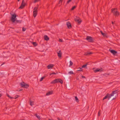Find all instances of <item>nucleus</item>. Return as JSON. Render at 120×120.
Wrapping results in <instances>:
<instances>
[{
	"label": "nucleus",
	"mask_w": 120,
	"mask_h": 120,
	"mask_svg": "<svg viewBox=\"0 0 120 120\" xmlns=\"http://www.w3.org/2000/svg\"><path fill=\"white\" fill-rule=\"evenodd\" d=\"M118 92V90L114 91L112 92V93L111 94L112 95V96L113 97L110 98V100H112L115 99L116 98V96H114V95H116L117 96V93Z\"/></svg>",
	"instance_id": "nucleus-1"
},
{
	"label": "nucleus",
	"mask_w": 120,
	"mask_h": 120,
	"mask_svg": "<svg viewBox=\"0 0 120 120\" xmlns=\"http://www.w3.org/2000/svg\"><path fill=\"white\" fill-rule=\"evenodd\" d=\"M112 12L113 13L114 15L118 16L119 15V13L117 11V9L115 8H112L111 9Z\"/></svg>",
	"instance_id": "nucleus-2"
},
{
	"label": "nucleus",
	"mask_w": 120,
	"mask_h": 120,
	"mask_svg": "<svg viewBox=\"0 0 120 120\" xmlns=\"http://www.w3.org/2000/svg\"><path fill=\"white\" fill-rule=\"evenodd\" d=\"M38 5L37 7H35L34 9L33 16L34 17H35L36 16L37 14V9L38 8Z\"/></svg>",
	"instance_id": "nucleus-3"
},
{
	"label": "nucleus",
	"mask_w": 120,
	"mask_h": 120,
	"mask_svg": "<svg viewBox=\"0 0 120 120\" xmlns=\"http://www.w3.org/2000/svg\"><path fill=\"white\" fill-rule=\"evenodd\" d=\"M112 96V95L111 94H107L105 97L103 98V100H104L108 98V100L110 99V98Z\"/></svg>",
	"instance_id": "nucleus-4"
},
{
	"label": "nucleus",
	"mask_w": 120,
	"mask_h": 120,
	"mask_svg": "<svg viewBox=\"0 0 120 120\" xmlns=\"http://www.w3.org/2000/svg\"><path fill=\"white\" fill-rule=\"evenodd\" d=\"M20 85L23 88H27L29 87V85L28 84H25L24 82H23V83H20Z\"/></svg>",
	"instance_id": "nucleus-5"
},
{
	"label": "nucleus",
	"mask_w": 120,
	"mask_h": 120,
	"mask_svg": "<svg viewBox=\"0 0 120 120\" xmlns=\"http://www.w3.org/2000/svg\"><path fill=\"white\" fill-rule=\"evenodd\" d=\"M16 17V15L15 14H13L12 15V17L11 18V20L13 22H14L16 21L15 19Z\"/></svg>",
	"instance_id": "nucleus-6"
},
{
	"label": "nucleus",
	"mask_w": 120,
	"mask_h": 120,
	"mask_svg": "<svg viewBox=\"0 0 120 120\" xmlns=\"http://www.w3.org/2000/svg\"><path fill=\"white\" fill-rule=\"evenodd\" d=\"M86 39L87 40L88 42H92L93 41L92 37L90 36H87L86 37Z\"/></svg>",
	"instance_id": "nucleus-7"
},
{
	"label": "nucleus",
	"mask_w": 120,
	"mask_h": 120,
	"mask_svg": "<svg viewBox=\"0 0 120 120\" xmlns=\"http://www.w3.org/2000/svg\"><path fill=\"white\" fill-rule=\"evenodd\" d=\"M93 70L94 72L95 73L98 72H101L103 71V69L102 68L101 69H99V68L96 69L95 68H94Z\"/></svg>",
	"instance_id": "nucleus-8"
},
{
	"label": "nucleus",
	"mask_w": 120,
	"mask_h": 120,
	"mask_svg": "<svg viewBox=\"0 0 120 120\" xmlns=\"http://www.w3.org/2000/svg\"><path fill=\"white\" fill-rule=\"evenodd\" d=\"M25 1L24 0H22V2L20 7L19 8V9H22L25 6Z\"/></svg>",
	"instance_id": "nucleus-9"
},
{
	"label": "nucleus",
	"mask_w": 120,
	"mask_h": 120,
	"mask_svg": "<svg viewBox=\"0 0 120 120\" xmlns=\"http://www.w3.org/2000/svg\"><path fill=\"white\" fill-rule=\"evenodd\" d=\"M56 83L60 82L62 84L63 83V81L61 79H55Z\"/></svg>",
	"instance_id": "nucleus-10"
},
{
	"label": "nucleus",
	"mask_w": 120,
	"mask_h": 120,
	"mask_svg": "<svg viewBox=\"0 0 120 120\" xmlns=\"http://www.w3.org/2000/svg\"><path fill=\"white\" fill-rule=\"evenodd\" d=\"M109 51L114 55H115L117 52L113 50H109Z\"/></svg>",
	"instance_id": "nucleus-11"
},
{
	"label": "nucleus",
	"mask_w": 120,
	"mask_h": 120,
	"mask_svg": "<svg viewBox=\"0 0 120 120\" xmlns=\"http://www.w3.org/2000/svg\"><path fill=\"white\" fill-rule=\"evenodd\" d=\"M66 24L67 26L69 28H71L72 26L71 25L69 22H67Z\"/></svg>",
	"instance_id": "nucleus-12"
},
{
	"label": "nucleus",
	"mask_w": 120,
	"mask_h": 120,
	"mask_svg": "<svg viewBox=\"0 0 120 120\" xmlns=\"http://www.w3.org/2000/svg\"><path fill=\"white\" fill-rule=\"evenodd\" d=\"M78 18L79 19H75V22H77L79 23V24L81 23V20L80 19H79L78 17Z\"/></svg>",
	"instance_id": "nucleus-13"
},
{
	"label": "nucleus",
	"mask_w": 120,
	"mask_h": 120,
	"mask_svg": "<svg viewBox=\"0 0 120 120\" xmlns=\"http://www.w3.org/2000/svg\"><path fill=\"white\" fill-rule=\"evenodd\" d=\"M57 53L58 57L59 58L61 57L62 55V53L61 51L60 50L59 51V52H57Z\"/></svg>",
	"instance_id": "nucleus-14"
},
{
	"label": "nucleus",
	"mask_w": 120,
	"mask_h": 120,
	"mask_svg": "<svg viewBox=\"0 0 120 120\" xmlns=\"http://www.w3.org/2000/svg\"><path fill=\"white\" fill-rule=\"evenodd\" d=\"M53 66V65L52 64H50L48 65L47 67V68L48 69H50L52 68Z\"/></svg>",
	"instance_id": "nucleus-15"
},
{
	"label": "nucleus",
	"mask_w": 120,
	"mask_h": 120,
	"mask_svg": "<svg viewBox=\"0 0 120 120\" xmlns=\"http://www.w3.org/2000/svg\"><path fill=\"white\" fill-rule=\"evenodd\" d=\"M53 91L51 90L50 91H49L46 94V95H51L52 94Z\"/></svg>",
	"instance_id": "nucleus-16"
},
{
	"label": "nucleus",
	"mask_w": 120,
	"mask_h": 120,
	"mask_svg": "<svg viewBox=\"0 0 120 120\" xmlns=\"http://www.w3.org/2000/svg\"><path fill=\"white\" fill-rule=\"evenodd\" d=\"M44 39L45 40L48 41L49 40V38L46 35H45L44 36Z\"/></svg>",
	"instance_id": "nucleus-17"
},
{
	"label": "nucleus",
	"mask_w": 120,
	"mask_h": 120,
	"mask_svg": "<svg viewBox=\"0 0 120 120\" xmlns=\"http://www.w3.org/2000/svg\"><path fill=\"white\" fill-rule=\"evenodd\" d=\"M92 54V52H88L85 53V55L87 56H89L90 55V54Z\"/></svg>",
	"instance_id": "nucleus-18"
},
{
	"label": "nucleus",
	"mask_w": 120,
	"mask_h": 120,
	"mask_svg": "<svg viewBox=\"0 0 120 120\" xmlns=\"http://www.w3.org/2000/svg\"><path fill=\"white\" fill-rule=\"evenodd\" d=\"M87 64H88L87 63L86 64H85L83 65L82 66V68H87L86 67L87 66Z\"/></svg>",
	"instance_id": "nucleus-19"
},
{
	"label": "nucleus",
	"mask_w": 120,
	"mask_h": 120,
	"mask_svg": "<svg viewBox=\"0 0 120 120\" xmlns=\"http://www.w3.org/2000/svg\"><path fill=\"white\" fill-rule=\"evenodd\" d=\"M34 115L38 119H40V117L39 115H38L36 114H35Z\"/></svg>",
	"instance_id": "nucleus-20"
},
{
	"label": "nucleus",
	"mask_w": 120,
	"mask_h": 120,
	"mask_svg": "<svg viewBox=\"0 0 120 120\" xmlns=\"http://www.w3.org/2000/svg\"><path fill=\"white\" fill-rule=\"evenodd\" d=\"M56 83V81H55V79L53 80L51 82V83L52 84H55Z\"/></svg>",
	"instance_id": "nucleus-21"
},
{
	"label": "nucleus",
	"mask_w": 120,
	"mask_h": 120,
	"mask_svg": "<svg viewBox=\"0 0 120 120\" xmlns=\"http://www.w3.org/2000/svg\"><path fill=\"white\" fill-rule=\"evenodd\" d=\"M75 98L77 102H78L79 101V100L77 96H75Z\"/></svg>",
	"instance_id": "nucleus-22"
},
{
	"label": "nucleus",
	"mask_w": 120,
	"mask_h": 120,
	"mask_svg": "<svg viewBox=\"0 0 120 120\" xmlns=\"http://www.w3.org/2000/svg\"><path fill=\"white\" fill-rule=\"evenodd\" d=\"M100 32L102 35L104 36H105L106 35V34L105 33H103L102 31H101Z\"/></svg>",
	"instance_id": "nucleus-23"
},
{
	"label": "nucleus",
	"mask_w": 120,
	"mask_h": 120,
	"mask_svg": "<svg viewBox=\"0 0 120 120\" xmlns=\"http://www.w3.org/2000/svg\"><path fill=\"white\" fill-rule=\"evenodd\" d=\"M57 72L56 73H55L54 72H52L51 73H50V75H56V74H57Z\"/></svg>",
	"instance_id": "nucleus-24"
},
{
	"label": "nucleus",
	"mask_w": 120,
	"mask_h": 120,
	"mask_svg": "<svg viewBox=\"0 0 120 120\" xmlns=\"http://www.w3.org/2000/svg\"><path fill=\"white\" fill-rule=\"evenodd\" d=\"M22 22V21L21 20H17L16 21V22L17 23H21Z\"/></svg>",
	"instance_id": "nucleus-25"
},
{
	"label": "nucleus",
	"mask_w": 120,
	"mask_h": 120,
	"mask_svg": "<svg viewBox=\"0 0 120 120\" xmlns=\"http://www.w3.org/2000/svg\"><path fill=\"white\" fill-rule=\"evenodd\" d=\"M32 43L33 45L35 46H36L37 45V44L36 42H33Z\"/></svg>",
	"instance_id": "nucleus-26"
},
{
	"label": "nucleus",
	"mask_w": 120,
	"mask_h": 120,
	"mask_svg": "<svg viewBox=\"0 0 120 120\" xmlns=\"http://www.w3.org/2000/svg\"><path fill=\"white\" fill-rule=\"evenodd\" d=\"M19 96L18 95H16L15 97L14 98H13L15 99H16L17 98H18Z\"/></svg>",
	"instance_id": "nucleus-27"
},
{
	"label": "nucleus",
	"mask_w": 120,
	"mask_h": 120,
	"mask_svg": "<svg viewBox=\"0 0 120 120\" xmlns=\"http://www.w3.org/2000/svg\"><path fill=\"white\" fill-rule=\"evenodd\" d=\"M72 0H68V1L66 3V4H68L69 3L71 2Z\"/></svg>",
	"instance_id": "nucleus-28"
},
{
	"label": "nucleus",
	"mask_w": 120,
	"mask_h": 120,
	"mask_svg": "<svg viewBox=\"0 0 120 120\" xmlns=\"http://www.w3.org/2000/svg\"><path fill=\"white\" fill-rule=\"evenodd\" d=\"M7 96H8V97H9V98H10L11 99L13 98V97H11L9 96V94H7Z\"/></svg>",
	"instance_id": "nucleus-29"
},
{
	"label": "nucleus",
	"mask_w": 120,
	"mask_h": 120,
	"mask_svg": "<svg viewBox=\"0 0 120 120\" xmlns=\"http://www.w3.org/2000/svg\"><path fill=\"white\" fill-rule=\"evenodd\" d=\"M76 8V6H74L71 9V10H74V9H75Z\"/></svg>",
	"instance_id": "nucleus-30"
},
{
	"label": "nucleus",
	"mask_w": 120,
	"mask_h": 120,
	"mask_svg": "<svg viewBox=\"0 0 120 120\" xmlns=\"http://www.w3.org/2000/svg\"><path fill=\"white\" fill-rule=\"evenodd\" d=\"M80 69L79 70H78L77 71H82V68H79V69Z\"/></svg>",
	"instance_id": "nucleus-31"
},
{
	"label": "nucleus",
	"mask_w": 120,
	"mask_h": 120,
	"mask_svg": "<svg viewBox=\"0 0 120 120\" xmlns=\"http://www.w3.org/2000/svg\"><path fill=\"white\" fill-rule=\"evenodd\" d=\"M68 73L70 74H73V73L72 71H70L69 72H68Z\"/></svg>",
	"instance_id": "nucleus-32"
},
{
	"label": "nucleus",
	"mask_w": 120,
	"mask_h": 120,
	"mask_svg": "<svg viewBox=\"0 0 120 120\" xmlns=\"http://www.w3.org/2000/svg\"><path fill=\"white\" fill-rule=\"evenodd\" d=\"M70 66L72 65L73 64V63L71 61H70Z\"/></svg>",
	"instance_id": "nucleus-33"
},
{
	"label": "nucleus",
	"mask_w": 120,
	"mask_h": 120,
	"mask_svg": "<svg viewBox=\"0 0 120 120\" xmlns=\"http://www.w3.org/2000/svg\"><path fill=\"white\" fill-rule=\"evenodd\" d=\"M32 102L31 101H30V104L32 106L33 105V104H32Z\"/></svg>",
	"instance_id": "nucleus-34"
},
{
	"label": "nucleus",
	"mask_w": 120,
	"mask_h": 120,
	"mask_svg": "<svg viewBox=\"0 0 120 120\" xmlns=\"http://www.w3.org/2000/svg\"><path fill=\"white\" fill-rule=\"evenodd\" d=\"M26 30V29H25V28H24V27H23L22 28V30L23 31H25Z\"/></svg>",
	"instance_id": "nucleus-35"
},
{
	"label": "nucleus",
	"mask_w": 120,
	"mask_h": 120,
	"mask_svg": "<svg viewBox=\"0 0 120 120\" xmlns=\"http://www.w3.org/2000/svg\"><path fill=\"white\" fill-rule=\"evenodd\" d=\"M43 78L41 77V78L40 81V82L41 81L43 80Z\"/></svg>",
	"instance_id": "nucleus-36"
},
{
	"label": "nucleus",
	"mask_w": 120,
	"mask_h": 120,
	"mask_svg": "<svg viewBox=\"0 0 120 120\" xmlns=\"http://www.w3.org/2000/svg\"><path fill=\"white\" fill-rule=\"evenodd\" d=\"M59 41L60 42H63V41H62V40L60 39H59Z\"/></svg>",
	"instance_id": "nucleus-37"
},
{
	"label": "nucleus",
	"mask_w": 120,
	"mask_h": 120,
	"mask_svg": "<svg viewBox=\"0 0 120 120\" xmlns=\"http://www.w3.org/2000/svg\"><path fill=\"white\" fill-rule=\"evenodd\" d=\"M63 0H60L59 3H60V2H61V3Z\"/></svg>",
	"instance_id": "nucleus-38"
},
{
	"label": "nucleus",
	"mask_w": 120,
	"mask_h": 120,
	"mask_svg": "<svg viewBox=\"0 0 120 120\" xmlns=\"http://www.w3.org/2000/svg\"><path fill=\"white\" fill-rule=\"evenodd\" d=\"M82 78H85V77L84 76H82Z\"/></svg>",
	"instance_id": "nucleus-39"
},
{
	"label": "nucleus",
	"mask_w": 120,
	"mask_h": 120,
	"mask_svg": "<svg viewBox=\"0 0 120 120\" xmlns=\"http://www.w3.org/2000/svg\"><path fill=\"white\" fill-rule=\"evenodd\" d=\"M45 76H44V77H42V78H43V79H45Z\"/></svg>",
	"instance_id": "nucleus-40"
},
{
	"label": "nucleus",
	"mask_w": 120,
	"mask_h": 120,
	"mask_svg": "<svg viewBox=\"0 0 120 120\" xmlns=\"http://www.w3.org/2000/svg\"><path fill=\"white\" fill-rule=\"evenodd\" d=\"M112 24H113L114 23L113 22H112Z\"/></svg>",
	"instance_id": "nucleus-41"
},
{
	"label": "nucleus",
	"mask_w": 120,
	"mask_h": 120,
	"mask_svg": "<svg viewBox=\"0 0 120 120\" xmlns=\"http://www.w3.org/2000/svg\"><path fill=\"white\" fill-rule=\"evenodd\" d=\"M100 113H99V112H98V116H100Z\"/></svg>",
	"instance_id": "nucleus-42"
},
{
	"label": "nucleus",
	"mask_w": 120,
	"mask_h": 120,
	"mask_svg": "<svg viewBox=\"0 0 120 120\" xmlns=\"http://www.w3.org/2000/svg\"><path fill=\"white\" fill-rule=\"evenodd\" d=\"M57 119H58V120H62L60 119L59 118H57Z\"/></svg>",
	"instance_id": "nucleus-43"
},
{
	"label": "nucleus",
	"mask_w": 120,
	"mask_h": 120,
	"mask_svg": "<svg viewBox=\"0 0 120 120\" xmlns=\"http://www.w3.org/2000/svg\"><path fill=\"white\" fill-rule=\"evenodd\" d=\"M2 96V95H1V94H0V97H1Z\"/></svg>",
	"instance_id": "nucleus-44"
},
{
	"label": "nucleus",
	"mask_w": 120,
	"mask_h": 120,
	"mask_svg": "<svg viewBox=\"0 0 120 120\" xmlns=\"http://www.w3.org/2000/svg\"><path fill=\"white\" fill-rule=\"evenodd\" d=\"M2 96V95H1V94H0V97H1Z\"/></svg>",
	"instance_id": "nucleus-45"
},
{
	"label": "nucleus",
	"mask_w": 120,
	"mask_h": 120,
	"mask_svg": "<svg viewBox=\"0 0 120 120\" xmlns=\"http://www.w3.org/2000/svg\"><path fill=\"white\" fill-rule=\"evenodd\" d=\"M2 96V95H1V94H0V97H1Z\"/></svg>",
	"instance_id": "nucleus-46"
},
{
	"label": "nucleus",
	"mask_w": 120,
	"mask_h": 120,
	"mask_svg": "<svg viewBox=\"0 0 120 120\" xmlns=\"http://www.w3.org/2000/svg\"><path fill=\"white\" fill-rule=\"evenodd\" d=\"M10 28H12V29H14V28H12V27H10Z\"/></svg>",
	"instance_id": "nucleus-47"
},
{
	"label": "nucleus",
	"mask_w": 120,
	"mask_h": 120,
	"mask_svg": "<svg viewBox=\"0 0 120 120\" xmlns=\"http://www.w3.org/2000/svg\"><path fill=\"white\" fill-rule=\"evenodd\" d=\"M20 0H18V1H19Z\"/></svg>",
	"instance_id": "nucleus-48"
},
{
	"label": "nucleus",
	"mask_w": 120,
	"mask_h": 120,
	"mask_svg": "<svg viewBox=\"0 0 120 120\" xmlns=\"http://www.w3.org/2000/svg\"><path fill=\"white\" fill-rule=\"evenodd\" d=\"M3 64H2L1 65H3Z\"/></svg>",
	"instance_id": "nucleus-49"
},
{
	"label": "nucleus",
	"mask_w": 120,
	"mask_h": 120,
	"mask_svg": "<svg viewBox=\"0 0 120 120\" xmlns=\"http://www.w3.org/2000/svg\"><path fill=\"white\" fill-rule=\"evenodd\" d=\"M21 91V90H19V91Z\"/></svg>",
	"instance_id": "nucleus-50"
}]
</instances>
